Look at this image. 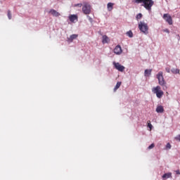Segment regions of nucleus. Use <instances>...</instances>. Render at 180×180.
I'll return each instance as SVG.
<instances>
[{"mask_svg": "<svg viewBox=\"0 0 180 180\" xmlns=\"http://www.w3.org/2000/svg\"><path fill=\"white\" fill-rule=\"evenodd\" d=\"M135 4H141V6H143L147 11H152V8L154 5V1L153 0H134Z\"/></svg>", "mask_w": 180, "mask_h": 180, "instance_id": "obj_1", "label": "nucleus"}, {"mask_svg": "<svg viewBox=\"0 0 180 180\" xmlns=\"http://www.w3.org/2000/svg\"><path fill=\"white\" fill-rule=\"evenodd\" d=\"M157 78L158 79L159 84L162 86L164 91H166L168 86H167V82H165V79H164L162 71H160V72L158 73Z\"/></svg>", "mask_w": 180, "mask_h": 180, "instance_id": "obj_2", "label": "nucleus"}, {"mask_svg": "<svg viewBox=\"0 0 180 180\" xmlns=\"http://www.w3.org/2000/svg\"><path fill=\"white\" fill-rule=\"evenodd\" d=\"M139 30H141V32L144 33V34H148V33H149L148 25L147 23H145L144 22H140L139 23Z\"/></svg>", "mask_w": 180, "mask_h": 180, "instance_id": "obj_3", "label": "nucleus"}, {"mask_svg": "<svg viewBox=\"0 0 180 180\" xmlns=\"http://www.w3.org/2000/svg\"><path fill=\"white\" fill-rule=\"evenodd\" d=\"M152 92L156 94L157 98H161L164 95V91L161 89V86H154L152 88Z\"/></svg>", "mask_w": 180, "mask_h": 180, "instance_id": "obj_4", "label": "nucleus"}, {"mask_svg": "<svg viewBox=\"0 0 180 180\" xmlns=\"http://www.w3.org/2000/svg\"><path fill=\"white\" fill-rule=\"evenodd\" d=\"M152 92L156 94L157 98H161L164 95V91L161 89V86H154L152 88Z\"/></svg>", "mask_w": 180, "mask_h": 180, "instance_id": "obj_5", "label": "nucleus"}, {"mask_svg": "<svg viewBox=\"0 0 180 180\" xmlns=\"http://www.w3.org/2000/svg\"><path fill=\"white\" fill-rule=\"evenodd\" d=\"M163 19L167 22L169 25H173V20L171 15L169 13H165L163 15Z\"/></svg>", "mask_w": 180, "mask_h": 180, "instance_id": "obj_6", "label": "nucleus"}, {"mask_svg": "<svg viewBox=\"0 0 180 180\" xmlns=\"http://www.w3.org/2000/svg\"><path fill=\"white\" fill-rule=\"evenodd\" d=\"M82 11L85 15H89V13H91V6L88 4L84 5Z\"/></svg>", "mask_w": 180, "mask_h": 180, "instance_id": "obj_7", "label": "nucleus"}, {"mask_svg": "<svg viewBox=\"0 0 180 180\" xmlns=\"http://www.w3.org/2000/svg\"><path fill=\"white\" fill-rule=\"evenodd\" d=\"M113 65L116 70H118V71H120L121 72H122L125 70V67H124V65H121L120 63H113Z\"/></svg>", "mask_w": 180, "mask_h": 180, "instance_id": "obj_8", "label": "nucleus"}, {"mask_svg": "<svg viewBox=\"0 0 180 180\" xmlns=\"http://www.w3.org/2000/svg\"><path fill=\"white\" fill-rule=\"evenodd\" d=\"M113 51H114V53H115V54L120 55V54H122V49L121 46L117 45V46H116V47L114 49Z\"/></svg>", "mask_w": 180, "mask_h": 180, "instance_id": "obj_9", "label": "nucleus"}, {"mask_svg": "<svg viewBox=\"0 0 180 180\" xmlns=\"http://www.w3.org/2000/svg\"><path fill=\"white\" fill-rule=\"evenodd\" d=\"M69 20L72 22H75V20L76 22H78V16L77 15H70V16H69Z\"/></svg>", "mask_w": 180, "mask_h": 180, "instance_id": "obj_10", "label": "nucleus"}, {"mask_svg": "<svg viewBox=\"0 0 180 180\" xmlns=\"http://www.w3.org/2000/svg\"><path fill=\"white\" fill-rule=\"evenodd\" d=\"M102 43L103 44H105L106 43H110V39L106 34H104L102 37Z\"/></svg>", "mask_w": 180, "mask_h": 180, "instance_id": "obj_11", "label": "nucleus"}, {"mask_svg": "<svg viewBox=\"0 0 180 180\" xmlns=\"http://www.w3.org/2000/svg\"><path fill=\"white\" fill-rule=\"evenodd\" d=\"M49 13H51L53 16H56V17H58L60 15L59 12H57V11H55V9H51V11H49Z\"/></svg>", "mask_w": 180, "mask_h": 180, "instance_id": "obj_12", "label": "nucleus"}, {"mask_svg": "<svg viewBox=\"0 0 180 180\" xmlns=\"http://www.w3.org/2000/svg\"><path fill=\"white\" fill-rule=\"evenodd\" d=\"M162 178H163L164 179H167V178H172V172H167L166 174H164L162 175Z\"/></svg>", "mask_w": 180, "mask_h": 180, "instance_id": "obj_13", "label": "nucleus"}, {"mask_svg": "<svg viewBox=\"0 0 180 180\" xmlns=\"http://www.w3.org/2000/svg\"><path fill=\"white\" fill-rule=\"evenodd\" d=\"M156 112H158V113H162L164 112V108L163 106H162L161 105H160L159 106H158L156 108Z\"/></svg>", "mask_w": 180, "mask_h": 180, "instance_id": "obj_14", "label": "nucleus"}, {"mask_svg": "<svg viewBox=\"0 0 180 180\" xmlns=\"http://www.w3.org/2000/svg\"><path fill=\"white\" fill-rule=\"evenodd\" d=\"M77 37H78V34H72L70 36V37H69V39H68V41L72 42L73 40H75V39H77Z\"/></svg>", "mask_w": 180, "mask_h": 180, "instance_id": "obj_15", "label": "nucleus"}, {"mask_svg": "<svg viewBox=\"0 0 180 180\" xmlns=\"http://www.w3.org/2000/svg\"><path fill=\"white\" fill-rule=\"evenodd\" d=\"M113 6L114 4H112V2H109L107 5L108 11H109L110 12L112 11Z\"/></svg>", "mask_w": 180, "mask_h": 180, "instance_id": "obj_16", "label": "nucleus"}, {"mask_svg": "<svg viewBox=\"0 0 180 180\" xmlns=\"http://www.w3.org/2000/svg\"><path fill=\"white\" fill-rule=\"evenodd\" d=\"M121 85H122V82H117V84L114 88V91L116 92L117 89H119V88H120Z\"/></svg>", "mask_w": 180, "mask_h": 180, "instance_id": "obj_17", "label": "nucleus"}, {"mask_svg": "<svg viewBox=\"0 0 180 180\" xmlns=\"http://www.w3.org/2000/svg\"><path fill=\"white\" fill-rule=\"evenodd\" d=\"M152 74V70H145L144 75L145 77H148Z\"/></svg>", "mask_w": 180, "mask_h": 180, "instance_id": "obj_18", "label": "nucleus"}, {"mask_svg": "<svg viewBox=\"0 0 180 180\" xmlns=\"http://www.w3.org/2000/svg\"><path fill=\"white\" fill-rule=\"evenodd\" d=\"M172 72L173 74H180V70H179L178 68H172Z\"/></svg>", "mask_w": 180, "mask_h": 180, "instance_id": "obj_19", "label": "nucleus"}, {"mask_svg": "<svg viewBox=\"0 0 180 180\" xmlns=\"http://www.w3.org/2000/svg\"><path fill=\"white\" fill-rule=\"evenodd\" d=\"M127 36L129 37H134V33L131 30H129V32H127Z\"/></svg>", "mask_w": 180, "mask_h": 180, "instance_id": "obj_20", "label": "nucleus"}, {"mask_svg": "<svg viewBox=\"0 0 180 180\" xmlns=\"http://www.w3.org/2000/svg\"><path fill=\"white\" fill-rule=\"evenodd\" d=\"M148 127L150 128V130H152L153 124H152L150 120H148Z\"/></svg>", "mask_w": 180, "mask_h": 180, "instance_id": "obj_21", "label": "nucleus"}, {"mask_svg": "<svg viewBox=\"0 0 180 180\" xmlns=\"http://www.w3.org/2000/svg\"><path fill=\"white\" fill-rule=\"evenodd\" d=\"M8 18L9 20L12 19V13L11 11H8Z\"/></svg>", "mask_w": 180, "mask_h": 180, "instance_id": "obj_22", "label": "nucleus"}, {"mask_svg": "<svg viewBox=\"0 0 180 180\" xmlns=\"http://www.w3.org/2000/svg\"><path fill=\"white\" fill-rule=\"evenodd\" d=\"M142 18H143L142 13H139V14L136 15V19H137V20L141 19Z\"/></svg>", "mask_w": 180, "mask_h": 180, "instance_id": "obj_23", "label": "nucleus"}, {"mask_svg": "<svg viewBox=\"0 0 180 180\" xmlns=\"http://www.w3.org/2000/svg\"><path fill=\"white\" fill-rule=\"evenodd\" d=\"M154 147H155V144H154V143H152V144H150V146H149L148 147V148L149 150H151L152 148H154Z\"/></svg>", "mask_w": 180, "mask_h": 180, "instance_id": "obj_24", "label": "nucleus"}, {"mask_svg": "<svg viewBox=\"0 0 180 180\" xmlns=\"http://www.w3.org/2000/svg\"><path fill=\"white\" fill-rule=\"evenodd\" d=\"M174 139L175 140H176V141H180V134H179L178 136H176Z\"/></svg>", "mask_w": 180, "mask_h": 180, "instance_id": "obj_25", "label": "nucleus"}, {"mask_svg": "<svg viewBox=\"0 0 180 180\" xmlns=\"http://www.w3.org/2000/svg\"><path fill=\"white\" fill-rule=\"evenodd\" d=\"M74 6H75V7L78 6V7H79V8H82V4H76L75 5H74Z\"/></svg>", "mask_w": 180, "mask_h": 180, "instance_id": "obj_26", "label": "nucleus"}, {"mask_svg": "<svg viewBox=\"0 0 180 180\" xmlns=\"http://www.w3.org/2000/svg\"><path fill=\"white\" fill-rule=\"evenodd\" d=\"M172 146L170 143H167L166 145V148H171Z\"/></svg>", "mask_w": 180, "mask_h": 180, "instance_id": "obj_27", "label": "nucleus"}, {"mask_svg": "<svg viewBox=\"0 0 180 180\" xmlns=\"http://www.w3.org/2000/svg\"><path fill=\"white\" fill-rule=\"evenodd\" d=\"M166 71L167 72H171V68H169V67L166 68Z\"/></svg>", "mask_w": 180, "mask_h": 180, "instance_id": "obj_28", "label": "nucleus"}, {"mask_svg": "<svg viewBox=\"0 0 180 180\" xmlns=\"http://www.w3.org/2000/svg\"><path fill=\"white\" fill-rule=\"evenodd\" d=\"M164 32H165L166 33H169V29H165Z\"/></svg>", "mask_w": 180, "mask_h": 180, "instance_id": "obj_29", "label": "nucleus"}, {"mask_svg": "<svg viewBox=\"0 0 180 180\" xmlns=\"http://www.w3.org/2000/svg\"><path fill=\"white\" fill-rule=\"evenodd\" d=\"M176 174H180V171H179V169H176Z\"/></svg>", "mask_w": 180, "mask_h": 180, "instance_id": "obj_30", "label": "nucleus"}, {"mask_svg": "<svg viewBox=\"0 0 180 180\" xmlns=\"http://www.w3.org/2000/svg\"><path fill=\"white\" fill-rule=\"evenodd\" d=\"M167 95H169L168 92H166Z\"/></svg>", "mask_w": 180, "mask_h": 180, "instance_id": "obj_31", "label": "nucleus"}]
</instances>
